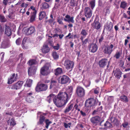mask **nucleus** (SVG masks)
Returning <instances> with one entry per match:
<instances>
[{
	"mask_svg": "<svg viewBox=\"0 0 130 130\" xmlns=\"http://www.w3.org/2000/svg\"><path fill=\"white\" fill-rule=\"evenodd\" d=\"M110 120L111 123H113L114 124H116V123L118 121V119L115 117H111L110 119Z\"/></svg>",
	"mask_w": 130,
	"mask_h": 130,
	"instance_id": "44",
	"label": "nucleus"
},
{
	"mask_svg": "<svg viewBox=\"0 0 130 130\" xmlns=\"http://www.w3.org/2000/svg\"><path fill=\"white\" fill-rule=\"evenodd\" d=\"M45 15L46 13L45 11H40L39 14V19L40 20H42L45 17Z\"/></svg>",
	"mask_w": 130,
	"mask_h": 130,
	"instance_id": "33",
	"label": "nucleus"
},
{
	"mask_svg": "<svg viewBox=\"0 0 130 130\" xmlns=\"http://www.w3.org/2000/svg\"><path fill=\"white\" fill-rule=\"evenodd\" d=\"M74 108L76 110H78V111H80V109L78 108V105L77 104H75L74 107Z\"/></svg>",
	"mask_w": 130,
	"mask_h": 130,
	"instance_id": "56",
	"label": "nucleus"
},
{
	"mask_svg": "<svg viewBox=\"0 0 130 130\" xmlns=\"http://www.w3.org/2000/svg\"><path fill=\"white\" fill-rule=\"evenodd\" d=\"M58 81L59 83L61 84H64L67 83H69L71 82L70 78L67 76L63 75L60 76L58 79Z\"/></svg>",
	"mask_w": 130,
	"mask_h": 130,
	"instance_id": "5",
	"label": "nucleus"
},
{
	"mask_svg": "<svg viewBox=\"0 0 130 130\" xmlns=\"http://www.w3.org/2000/svg\"><path fill=\"white\" fill-rule=\"evenodd\" d=\"M50 50V49L48 45L46 44L43 45V47L42 49V51L44 53H46L48 52Z\"/></svg>",
	"mask_w": 130,
	"mask_h": 130,
	"instance_id": "25",
	"label": "nucleus"
},
{
	"mask_svg": "<svg viewBox=\"0 0 130 130\" xmlns=\"http://www.w3.org/2000/svg\"><path fill=\"white\" fill-rule=\"evenodd\" d=\"M98 101L93 98H90L87 99L85 101V106L86 108L93 107L96 106L97 104Z\"/></svg>",
	"mask_w": 130,
	"mask_h": 130,
	"instance_id": "3",
	"label": "nucleus"
},
{
	"mask_svg": "<svg viewBox=\"0 0 130 130\" xmlns=\"http://www.w3.org/2000/svg\"><path fill=\"white\" fill-rule=\"evenodd\" d=\"M22 39L21 38H19L16 40L15 42L16 44L18 45H19L21 43L22 41Z\"/></svg>",
	"mask_w": 130,
	"mask_h": 130,
	"instance_id": "46",
	"label": "nucleus"
},
{
	"mask_svg": "<svg viewBox=\"0 0 130 130\" xmlns=\"http://www.w3.org/2000/svg\"><path fill=\"white\" fill-rule=\"evenodd\" d=\"M33 93L31 91L26 93L25 99L26 101L29 103H31L34 101V97L32 96Z\"/></svg>",
	"mask_w": 130,
	"mask_h": 130,
	"instance_id": "8",
	"label": "nucleus"
},
{
	"mask_svg": "<svg viewBox=\"0 0 130 130\" xmlns=\"http://www.w3.org/2000/svg\"><path fill=\"white\" fill-rule=\"evenodd\" d=\"M66 18H64V20L66 22H71L72 23H74V17H71L68 14L67 15L65 16Z\"/></svg>",
	"mask_w": 130,
	"mask_h": 130,
	"instance_id": "21",
	"label": "nucleus"
},
{
	"mask_svg": "<svg viewBox=\"0 0 130 130\" xmlns=\"http://www.w3.org/2000/svg\"><path fill=\"white\" fill-rule=\"evenodd\" d=\"M58 83L57 81L54 80H52L50 82V85L49 89H51L52 88H55L57 86Z\"/></svg>",
	"mask_w": 130,
	"mask_h": 130,
	"instance_id": "23",
	"label": "nucleus"
},
{
	"mask_svg": "<svg viewBox=\"0 0 130 130\" xmlns=\"http://www.w3.org/2000/svg\"><path fill=\"white\" fill-rule=\"evenodd\" d=\"M59 95V93L57 97L55 95L51 94L47 97V98L48 100L49 103L53 99L54 103L58 107H61L63 106V105L61 99L58 98Z\"/></svg>",
	"mask_w": 130,
	"mask_h": 130,
	"instance_id": "2",
	"label": "nucleus"
},
{
	"mask_svg": "<svg viewBox=\"0 0 130 130\" xmlns=\"http://www.w3.org/2000/svg\"><path fill=\"white\" fill-rule=\"evenodd\" d=\"M71 125V122L68 123V124L66 123H64V126L66 128H67L68 127L70 128Z\"/></svg>",
	"mask_w": 130,
	"mask_h": 130,
	"instance_id": "50",
	"label": "nucleus"
},
{
	"mask_svg": "<svg viewBox=\"0 0 130 130\" xmlns=\"http://www.w3.org/2000/svg\"><path fill=\"white\" fill-rule=\"evenodd\" d=\"M104 125L106 127L111 128L112 127V125L108 121H107L106 123L104 124Z\"/></svg>",
	"mask_w": 130,
	"mask_h": 130,
	"instance_id": "42",
	"label": "nucleus"
},
{
	"mask_svg": "<svg viewBox=\"0 0 130 130\" xmlns=\"http://www.w3.org/2000/svg\"><path fill=\"white\" fill-rule=\"evenodd\" d=\"M5 34L8 36H10L11 35V29L9 26H6Z\"/></svg>",
	"mask_w": 130,
	"mask_h": 130,
	"instance_id": "24",
	"label": "nucleus"
},
{
	"mask_svg": "<svg viewBox=\"0 0 130 130\" xmlns=\"http://www.w3.org/2000/svg\"><path fill=\"white\" fill-rule=\"evenodd\" d=\"M95 0H92L89 3V4L92 10L93 9L95 6Z\"/></svg>",
	"mask_w": 130,
	"mask_h": 130,
	"instance_id": "37",
	"label": "nucleus"
},
{
	"mask_svg": "<svg viewBox=\"0 0 130 130\" xmlns=\"http://www.w3.org/2000/svg\"><path fill=\"white\" fill-rule=\"evenodd\" d=\"M88 30L84 29H83L80 32V34L84 37H86L88 35Z\"/></svg>",
	"mask_w": 130,
	"mask_h": 130,
	"instance_id": "35",
	"label": "nucleus"
},
{
	"mask_svg": "<svg viewBox=\"0 0 130 130\" xmlns=\"http://www.w3.org/2000/svg\"><path fill=\"white\" fill-rule=\"evenodd\" d=\"M76 93L77 96L79 97H82L84 96L85 94V90L81 87L78 86L76 88Z\"/></svg>",
	"mask_w": 130,
	"mask_h": 130,
	"instance_id": "7",
	"label": "nucleus"
},
{
	"mask_svg": "<svg viewBox=\"0 0 130 130\" xmlns=\"http://www.w3.org/2000/svg\"><path fill=\"white\" fill-rule=\"evenodd\" d=\"M88 41V38H86L82 42V44L83 46L85 45L87 43Z\"/></svg>",
	"mask_w": 130,
	"mask_h": 130,
	"instance_id": "52",
	"label": "nucleus"
},
{
	"mask_svg": "<svg viewBox=\"0 0 130 130\" xmlns=\"http://www.w3.org/2000/svg\"><path fill=\"white\" fill-rule=\"evenodd\" d=\"M110 7L109 6H107L104 9V12L105 13V16L107 15L110 13Z\"/></svg>",
	"mask_w": 130,
	"mask_h": 130,
	"instance_id": "30",
	"label": "nucleus"
},
{
	"mask_svg": "<svg viewBox=\"0 0 130 130\" xmlns=\"http://www.w3.org/2000/svg\"><path fill=\"white\" fill-rule=\"evenodd\" d=\"M62 72V68L58 67L54 70V74L56 76H58L61 74Z\"/></svg>",
	"mask_w": 130,
	"mask_h": 130,
	"instance_id": "28",
	"label": "nucleus"
},
{
	"mask_svg": "<svg viewBox=\"0 0 130 130\" xmlns=\"http://www.w3.org/2000/svg\"><path fill=\"white\" fill-rule=\"evenodd\" d=\"M45 117L44 116L41 115L40 116L39 121L37 122V125H42L45 121Z\"/></svg>",
	"mask_w": 130,
	"mask_h": 130,
	"instance_id": "29",
	"label": "nucleus"
},
{
	"mask_svg": "<svg viewBox=\"0 0 130 130\" xmlns=\"http://www.w3.org/2000/svg\"><path fill=\"white\" fill-rule=\"evenodd\" d=\"M74 65V62L69 60H66L65 61L64 66L66 68L67 70H69L73 68Z\"/></svg>",
	"mask_w": 130,
	"mask_h": 130,
	"instance_id": "12",
	"label": "nucleus"
},
{
	"mask_svg": "<svg viewBox=\"0 0 130 130\" xmlns=\"http://www.w3.org/2000/svg\"><path fill=\"white\" fill-rule=\"evenodd\" d=\"M36 31L35 28L34 26H31L25 29L24 32L27 35H29L32 34Z\"/></svg>",
	"mask_w": 130,
	"mask_h": 130,
	"instance_id": "11",
	"label": "nucleus"
},
{
	"mask_svg": "<svg viewBox=\"0 0 130 130\" xmlns=\"http://www.w3.org/2000/svg\"><path fill=\"white\" fill-rule=\"evenodd\" d=\"M99 5L100 6H101L103 5L102 0H99L98 1Z\"/></svg>",
	"mask_w": 130,
	"mask_h": 130,
	"instance_id": "62",
	"label": "nucleus"
},
{
	"mask_svg": "<svg viewBox=\"0 0 130 130\" xmlns=\"http://www.w3.org/2000/svg\"><path fill=\"white\" fill-rule=\"evenodd\" d=\"M69 3L70 6L71 7L76 6L77 5V3L76 0H70Z\"/></svg>",
	"mask_w": 130,
	"mask_h": 130,
	"instance_id": "36",
	"label": "nucleus"
},
{
	"mask_svg": "<svg viewBox=\"0 0 130 130\" xmlns=\"http://www.w3.org/2000/svg\"><path fill=\"white\" fill-rule=\"evenodd\" d=\"M32 80L31 79H27L26 81V85L27 87H31L32 83Z\"/></svg>",
	"mask_w": 130,
	"mask_h": 130,
	"instance_id": "39",
	"label": "nucleus"
},
{
	"mask_svg": "<svg viewBox=\"0 0 130 130\" xmlns=\"http://www.w3.org/2000/svg\"><path fill=\"white\" fill-rule=\"evenodd\" d=\"M104 39V36L102 34L100 38L99 39V42L100 44H101V42L103 41Z\"/></svg>",
	"mask_w": 130,
	"mask_h": 130,
	"instance_id": "53",
	"label": "nucleus"
},
{
	"mask_svg": "<svg viewBox=\"0 0 130 130\" xmlns=\"http://www.w3.org/2000/svg\"><path fill=\"white\" fill-rule=\"evenodd\" d=\"M26 38H24L23 40L22 45V47L23 48L25 47L24 44H25V43L26 42Z\"/></svg>",
	"mask_w": 130,
	"mask_h": 130,
	"instance_id": "54",
	"label": "nucleus"
},
{
	"mask_svg": "<svg viewBox=\"0 0 130 130\" xmlns=\"http://www.w3.org/2000/svg\"><path fill=\"white\" fill-rule=\"evenodd\" d=\"M47 89L48 86L47 84H41L37 85L35 88V90L36 91L40 92L46 91Z\"/></svg>",
	"mask_w": 130,
	"mask_h": 130,
	"instance_id": "6",
	"label": "nucleus"
},
{
	"mask_svg": "<svg viewBox=\"0 0 130 130\" xmlns=\"http://www.w3.org/2000/svg\"><path fill=\"white\" fill-rule=\"evenodd\" d=\"M120 98V100L124 102H127L128 101V100L127 96L124 95L123 94L121 96Z\"/></svg>",
	"mask_w": 130,
	"mask_h": 130,
	"instance_id": "31",
	"label": "nucleus"
},
{
	"mask_svg": "<svg viewBox=\"0 0 130 130\" xmlns=\"http://www.w3.org/2000/svg\"><path fill=\"white\" fill-rule=\"evenodd\" d=\"M55 20V19H49L48 20V22L51 23V24Z\"/></svg>",
	"mask_w": 130,
	"mask_h": 130,
	"instance_id": "64",
	"label": "nucleus"
},
{
	"mask_svg": "<svg viewBox=\"0 0 130 130\" xmlns=\"http://www.w3.org/2000/svg\"><path fill=\"white\" fill-rule=\"evenodd\" d=\"M122 73L120 70L119 68H117L115 70H114L112 72V74H113L115 77L117 79H120L121 77Z\"/></svg>",
	"mask_w": 130,
	"mask_h": 130,
	"instance_id": "14",
	"label": "nucleus"
},
{
	"mask_svg": "<svg viewBox=\"0 0 130 130\" xmlns=\"http://www.w3.org/2000/svg\"><path fill=\"white\" fill-rule=\"evenodd\" d=\"M19 95L21 98H22L24 96H25V98H26V94H25V91L22 90L21 91L19 94Z\"/></svg>",
	"mask_w": 130,
	"mask_h": 130,
	"instance_id": "45",
	"label": "nucleus"
},
{
	"mask_svg": "<svg viewBox=\"0 0 130 130\" xmlns=\"http://www.w3.org/2000/svg\"><path fill=\"white\" fill-rule=\"evenodd\" d=\"M63 20V18L62 19L58 18L57 19V22L59 24L63 25V23L62 21V20Z\"/></svg>",
	"mask_w": 130,
	"mask_h": 130,
	"instance_id": "51",
	"label": "nucleus"
},
{
	"mask_svg": "<svg viewBox=\"0 0 130 130\" xmlns=\"http://www.w3.org/2000/svg\"><path fill=\"white\" fill-rule=\"evenodd\" d=\"M26 38H24L23 40L22 45V47L23 48L25 47L24 44H25V43L26 42Z\"/></svg>",
	"mask_w": 130,
	"mask_h": 130,
	"instance_id": "55",
	"label": "nucleus"
},
{
	"mask_svg": "<svg viewBox=\"0 0 130 130\" xmlns=\"http://www.w3.org/2000/svg\"><path fill=\"white\" fill-rule=\"evenodd\" d=\"M127 5V3L123 1L121 2L120 7L123 9H125Z\"/></svg>",
	"mask_w": 130,
	"mask_h": 130,
	"instance_id": "38",
	"label": "nucleus"
},
{
	"mask_svg": "<svg viewBox=\"0 0 130 130\" xmlns=\"http://www.w3.org/2000/svg\"><path fill=\"white\" fill-rule=\"evenodd\" d=\"M30 8L32 10H33L34 11L33 12H34L35 11H36V13H37V11L36 9V8L35 7H34L33 6H31L30 7Z\"/></svg>",
	"mask_w": 130,
	"mask_h": 130,
	"instance_id": "61",
	"label": "nucleus"
},
{
	"mask_svg": "<svg viewBox=\"0 0 130 130\" xmlns=\"http://www.w3.org/2000/svg\"><path fill=\"white\" fill-rule=\"evenodd\" d=\"M101 118L98 116H96L92 117L90 119V121L93 124L97 125L101 120Z\"/></svg>",
	"mask_w": 130,
	"mask_h": 130,
	"instance_id": "10",
	"label": "nucleus"
},
{
	"mask_svg": "<svg viewBox=\"0 0 130 130\" xmlns=\"http://www.w3.org/2000/svg\"><path fill=\"white\" fill-rule=\"evenodd\" d=\"M23 83L24 82L23 81H19L13 85L11 87V89L16 90L20 89L21 88Z\"/></svg>",
	"mask_w": 130,
	"mask_h": 130,
	"instance_id": "17",
	"label": "nucleus"
},
{
	"mask_svg": "<svg viewBox=\"0 0 130 130\" xmlns=\"http://www.w3.org/2000/svg\"><path fill=\"white\" fill-rule=\"evenodd\" d=\"M18 76L17 74H15L14 73L11 76L10 78L8 79L7 83L9 84H10L16 81L18 78Z\"/></svg>",
	"mask_w": 130,
	"mask_h": 130,
	"instance_id": "15",
	"label": "nucleus"
},
{
	"mask_svg": "<svg viewBox=\"0 0 130 130\" xmlns=\"http://www.w3.org/2000/svg\"><path fill=\"white\" fill-rule=\"evenodd\" d=\"M113 26L112 23L110 22L105 28H106L108 31H110L112 28Z\"/></svg>",
	"mask_w": 130,
	"mask_h": 130,
	"instance_id": "40",
	"label": "nucleus"
},
{
	"mask_svg": "<svg viewBox=\"0 0 130 130\" xmlns=\"http://www.w3.org/2000/svg\"><path fill=\"white\" fill-rule=\"evenodd\" d=\"M10 121V125H12L13 126L16 124L14 119L12 118L11 119Z\"/></svg>",
	"mask_w": 130,
	"mask_h": 130,
	"instance_id": "47",
	"label": "nucleus"
},
{
	"mask_svg": "<svg viewBox=\"0 0 130 130\" xmlns=\"http://www.w3.org/2000/svg\"><path fill=\"white\" fill-rule=\"evenodd\" d=\"M0 20L1 22H5L6 21L4 16L1 15H0Z\"/></svg>",
	"mask_w": 130,
	"mask_h": 130,
	"instance_id": "49",
	"label": "nucleus"
},
{
	"mask_svg": "<svg viewBox=\"0 0 130 130\" xmlns=\"http://www.w3.org/2000/svg\"><path fill=\"white\" fill-rule=\"evenodd\" d=\"M45 122L46 124L45 127L46 128L48 129V126L50 125L52 123V122L50 121L48 119H46L45 120Z\"/></svg>",
	"mask_w": 130,
	"mask_h": 130,
	"instance_id": "43",
	"label": "nucleus"
},
{
	"mask_svg": "<svg viewBox=\"0 0 130 130\" xmlns=\"http://www.w3.org/2000/svg\"><path fill=\"white\" fill-rule=\"evenodd\" d=\"M37 68L35 67H30L28 69V72L29 76H31L35 74Z\"/></svg>",
	"mask_w": 130,
	"mask_h": 130,
	"instance_id": "20",
	"label": "nucleus"
},
{
	"mask_svg": "<svg viewBox=\"0 0 130 130\" xmlns=\"http://www.w3.org/2000/svg\"><path fill=\"white\" fill-rule=\"evenodd\" d=\"M53 47L54 49L58 50L59 48V45L58 44H57L56 46H54Z\"/></svg>",
	"mask_w": 130,
	"mask_h": 130,
	"instance_id": "58",
	"label": "nucleus"
},
{
	"mask_svg": "<svg viewBox=\"0 0 130 130\" xmlns=\"http://www.w3.org/2000/svg\"><path fill=\"white\" fill-rule=\"evenodd\" d=\"M114 46L112 44H111L110 46H105L103 49V52L105 54L110 55L113 51L112 48Z\"/></svg>",
	"mask_w": 130,
	"mask_h": 130,
	"instance_id": "9",
	"label": "nucleus"
},
{
	"mask_svg": "<svg viewBox=\"0 0 130 130\" xmlns=\"http://www.w3.org/2000/svg\"><path fill=\"white\" fill-rule=\"evenodd\" d=\"M73 90L72 86H69L65 92L59 93L58 98L61 99L63 106L66 104L71 98Z\"/></svg>",
	"mask_w": 130,
	"mask_h": 130,
	"instance_id": "1",
	"label": "nucleus"
},
{
	"mask_svg": "<svg viewBox=\"0 0 130 130\" xmlns=\"http://www.w3.org/2000/svg\"><path fill=\"white\" fill-rule=\"evenodd\" d=\"M80 111V112L81 115L83 117H84L86 116V115L85 112H84L82 110H81Z\"/></svg>",
	"mask_w": 130,
	"mask_h": 130,
	"instance_id": "59",
	"label": "nucleus"
},
{
	"mask_svg": "<svg viewBox=\"0 0 130 130\" xmlns=\"http://www.w3.org/2000/svg\"><path fill=\"white\" fill-rule=\"evenodd\" d=\"M73 104H69L68 105L64 111L65 114H66L71 110L73 107Z\"/></svg>",
	"mask_w": 130,
	"mask_h": 130,
	"instance_id": "22",
	"label": "nucleus"
},
{
	"mask_svg": "<svg viewBox=\"0 0 130 130\" xmlns=\"http://www.w3.org/2000/svg\"><path fill=\"white\" fill-rule=\"evenodd\" d=\"M28 5V4H27L25 3H23L21 5V6L22 7H26Z\"/></svg>",
	"mask_w": 130,
	"mask_h": 130,
	"instance_id": "60",
	"label": "nucleus"
},
{
	"mask_svg": "<svg viewBox=\"0 0 130 130\" xmlns=\"http://www.w3.org/2000/svg\"><path fill=\"white\" fill-rule=\"evenodd\" d=\"M92 26L94 29L97 30L99 29L101 27V24L99 21H96L95 19L94 21V22L91 24Z\"/></svg>",
	"mask_w": 130,
	"mask_h": 130,
	"instance_id": "19",
	"label": "nucleus"
},
{
	"mask_svg": "<svg viewBox=\"0 0 130 130\" xmlns=\"http://www.w3.org/2000/svg\"><path fill=\"white\" fill-rule=\"evenodd\" d=\"M52 56L54 59H56L58 58V55L56 52H54L52 53Z\"/></svg>",
	"mask_w": 130,
	"mask_h": 130,
	"instance_id": "48",
	"label": "nucleus"
},
{
	"mask_svg": "<svg viewBox=\"0 0 130 130\" xmlns=\"http://www.w3.org/2000/svg\"><path fill=\"white\" fill-rule=\"evenodd\" d=\"M128 67V68L125 69V71L127 72L130 70V64H129L128 66L127 67Z\"/></svg>",
	"mask_w": 130,
	"mask_h": 130,
	"instance_id": "63",
	"label": "nucleus"
},
{
	"mask_svg": "<svg viewBox=\"0 0 130 130\" xmlns=\"http://www.w3.org/2000/svg\"><path fill=\"white\" fill-rule=\"evenodd\" d=\"M92 11L89 7H86L84 10L85 15L87 18H90L92 15Z\"/></svg>",
	"mask_w": 130,
	"mask_h": 130,
	"instance_id": "13",
	"label": "nucleus"
},
{
	"mask_svg": "<svg viewBox=\"0 0 130 130\" xmlns=\"http://www.w3.org/2000/svg\"><path fill=\"white\" fill-rule=\"evenodd\" d=\"M36 14V11L34 12H32L31 13L30 17V22H32L35 20Z\"/></svg>",
	"mask_w": 130,
	"mask_h": 130,
	"instance_id": "26",
	"label": "nucleus"
},
{
	"mask_svg": "<svg viewBox=\"0 0 130 130\" xmlns=\"http://www.w3.org/2000/svg\"><path fill=\"white\" fill-rule=\"evenodd\" d=\"M41 5V8L42 9H48L50 7L49 5L46 2L42 3Z\"/></svg>",
	"mask_w": 130,
	"mask_h": 130,
	"instance_id": "34",
	"label": "nucleus"
},
{
	"mask_svg": "<svg viewBox=\"0 0 130 130\" xmlns=\"http://www.w3.org/2000/svg\"><path fill=\"white\" fill-rule=\"evenodd\" d=\"M30 66L35 64L37 63V62L35 59H31L28 62Z\"/></svg>",
	"mask_w": 130,
	"mask_h": 130,
	"instance_id": "41",
	"label": "nucleus"
},
{
	"mask_svg": "<svg viewBox=\"0 0 130 130\" xmlns=\"http://www.w3.org/2000/svg\"><path fill=\"white\" fill-rule=\"evenodd\" d=\"M89 51L91 52L94 53L96 52L98 49V47L95 43H91L88 46Z\"/></svg>",
	"mask_w": 130,
	"mask_h": 130,
	"instance_id": "16",
	"label": "nucleus"
},
{
	"mask_svg": "<svg viewBox=\"0 0 130 130\" xmlns=\"http://www.w3.org/2000/svg\"><path fill=\"white\" fill-rule=\"evenodd\" d=\"M122 54V50L119 51H117L114 56V57L117 59H118L120 58Z\"/></svg>",
	"mask_w": 130,
	"mask_h": 130,
	"instance_id": "32",
	"label": "nucleus"
},
{
	"mask_svg": "<svg viewBox=\"0 0 130 130\" xmlns=\"http://www.w3.org/2000/svg\"><path fill=\"white\" fill-rule=\"evenodd\" d=\"M108 62L107 59L103 58L99 61V65L100 68H104L107 65Z\"/></svg>",
	"mask_w": 130,
	"mask_h": 130,
	"instance_id": "18",
	"label": "nucleus"
},
{
	"mask_svg": "<svg viewBox=\"0 0 130 130\" xmlns=\"http://www.w3.org/2000/svg\"><path fill=\"white\" fill-rule=\"evenodd\" d=\"M2 45L6 47L10 45V40L8 39H5L2 42Z\"/></svg>",
	"mask_w": 130,
	"mask_h": 130,
	"instance_id": "27",
	"label": "nucleus"
},
{
	"mask_svg": "<svg viewBox=\"0 0 130 130\" xmlns=\"http://www.w3.org/2000/svg\"><path fill=\"white\" fill-rule=\"evenodd\" d=\"M122 125L123 127L125 128H126L127 126L128 125V123L127 122H125L124 123H123Z\"/></svg>",
	"mask_w": 130,
	"mask_h": 130,
	"instance_id": "57",
	"label": "nucleus"
},
{
	"mask_svg": "<svg viewBox=\"0 0 130 130\" xmlns=\"http://www.w3.org/2000/svg\"><path fill=\"white\" fill-rule=\"evenodd\" d=\"M51 67L50 62H47L42 67L40 70V73L43 75H46L49 73L48 70Z\"/></svg>",
	"mask_w": 130,
	"mask_h": 130,
	"instance_id": "4",
	"label": "nucleus"
}]
</instances>
